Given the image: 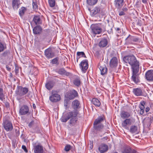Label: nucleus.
I'll return each instance as SVG.
<instances>
[{
  "mask_svg": "<svg viewBox=\"0 0 153 153\" xmlns=\"http://www.w3.org/2000/svg\"><path fill=\"white\" fill-rule=\"evenodd\" d=\"M146 77L147 80L153 81V70H149L146 73Z\"/></svg>",
  "mask_w": 153,
  "mask_h": 153,
  "instance_id": "11",
  "label": "nucleus"
},
{
  "mask_svg": "<svg viewBox=\"0 0 153 153\" xmlns=\"http://www.w3.org/2000/svg\"><path fill=\"white\" fill-rule=\"evenodd\" d=\"M77 112L76 111L70 112L65 115L62 116L60 120L62 122L65 123L70 119L69 122V125L70 126H74L77 120Z\"/></svg>",
  "mask_w": 153,
  "mask_h": 153,
  "instance_id": "2",
  "label": "nucleus"
},
{
  "mask_svg": "<svg viewBox=\"0 0 153 153\" xmlns=\"http://www.w3.org/2000/svg\"><path fill=\"white\" fill-rule=\"evenodd\" d=\"M104 120V117L103 116H100L97 119L95 120L94 123V124H102L101 123Z\"/></svg>",
  "mask_w": 153,
  "mask_h": 153,
  "instance_id": "19",
  "label": "nucleus"
},
{
  "mask_svg": "<svg viewBox=\"0 0 153 153\" xmlns=\"http://www.w3.org/2000/svg\"><path fill=\"white\" fill-rule=\"evenodd\" d=\"M33 149L34 153H43L44 151L43 146L40 145L35 146Z\"/></svg>",
  "mask_w": 153,
  "mask_h": 153,
  "instance_id": "10",
  "label": "nucleus"
},
{
  "mask_svg": "<svg viewBox=\"0 0 153 153\" xmlns=\"http://www.w3.org/2000/svg\"><path fill=\"white\" fill-rule=\"evenodd\" d=\"M67 104H68V102H67V101H65L64 102V106L65 107H66V108H67Z\"/></svg>",
  "mask_w": 153,
  "mask_h": 153,
  "instance_id": "51",
  "label": "nucleus"
},
{
  "mask_svg": "<svg viewBox=\"0 0 153 153\" xmlns=\"http://www.w3.org/2000/svg\"><path fill=\"white\" fill-rule=\"evenodd\" d=\"M77 61H78V59H79L81 57H86L85 53L83 52H78L77 53Z\"/></svg>",
  "mask_w": 153,
  "mask_h": 153,
  "instance_id": "37",
  "label": "nucleus"
},
{
  "mask_svg": "<svg viewBox=\"0 0 153 153\" xmlns=\"http://www.w3.org/2000/svg\"><path fill=\"white\" fill-rule=\"evenodd\" d=\"M148 119H149V120H150L149 119H148V118H147V119H145V120H148Z\"/></svg>",
  "mask_w": 153,
  "mask_h": 153,
  "instance_id": "58",
  "label": "nucleus"
},
{
  "mask_svg": "<svg viewBox=\"0 0 153 153\" xmlns=\"http://www.w3.org/2000/svg\"><path fill=\"white\" fill-rule=\"evenodd\" d=\"M74 84L76 86L79 87L81 84V80L79 77H76L73 81Z\"/></svg>",
  "mask_w": 153,
  "mask_h": 153,
  "instance_id": "29",
  "label": "nucleus"
},
{
  "mask_svg": "<svg viewBox=\"0 0 153 153\" xmlns=\"http://www.w3.org/2000/svg\"><path fill=\"white\" fill-rule=\"evenodd\" d=\"M3 126L5 129L7 131H11L13 128L12 124L9 121H5L4 123Z\"/></svg>",
  "mask_w": 153,
  "mask_h": 153,
  "instance_id": "8",
  "label": "nucleus"
},
{
  "mask_svg": "<svg viewBox=\"0 0 153 153\" xmlns=\"http://www.w3.org/2000/svg\"><path fill=\"white\" fill-rule=\"evenodd\" d=\"M108 42L106 39H101L99 44V45L100 47H104L106 46Z\"/></svg>",
  "mask_w": 153,
  "mask_h": 153,
  "instance_id": "21",
  "label": "nucleus"
},
{
  "mask_svg": "<svg viewBox=\"0 0 153 153\" xmlns=\"http://www.w3.org/2000/svg\"><path fill=\"white\" fill-rule=\"evenodd\" d=\"M54 85L53 82L50 81L47 82L45 85L46 88L48 90L51 89Z\"/></svg>",
  "mask_w": 153,
  "mask_h": 153,
  "instance_id": "30",
  "label": "nucleus"
},
{
  "mask_svg": "<svg viewBox=\"0 0 153 153\" xmlns=\"http://www.w3.org/2000/svg\"><path fill=\"white\" fill-rule=\"evenodd\" d=\"M33 7V9L36 11L38 9V6L36 2H33L32 3Z\"/></svg>",
  "mask_w": 153,
  "mask_h": 153,
  "instance_id": "41",
  "label": "nucleus"
},
{
  "mask_svg": "<svg viewBox=\"0 0 153 153\" xmlns=\"http://www.w3.org/2000/svg\"><path fill=\"white\" fill-rule=\"evenodd\" d=\"M127 10V9L126 7L125 8L124 7L122 10V11H126Z\"/></svg>",
  "mask_w": 153,
  "mask_h": 153,
  "instance_id": "53",
  "label": "nucleus"
},
{
  "mask_svg": "<svg viewBox=\"0 0 153 153\" xmlns=\"http://www.w3.org/2000/svg\"><path fill=\"white\" fill-rule=\"evenodd\" d=\"M29 108L27 105H23L20 109L19 113L21 115L26 114L29 112Z\"/></svg>",
  "mask_w": 153,
  "mask_h": 153,
  "instance_id": "12",
  "label": "nucleus"
},
{
  "mask_svg": "<svg viewBox=\"0 0 153 153\" xmlns=\"http://www.w3.org/2000/svg\"><path fill=\"white\" fill-rule=\"evenodd\" d=\"M33 21L36 25L40 24L41 23V21L39 16L35 15L33 18Z\"/></svg>",
  "mask_w": 153,
  "mask_h": 153,
  "instance_id": "18",
  "label": "nucleus"
},
{
  "mask_svg": "<svg viewBox=\"0 0 153 153\" xmlns=\"http://www.w3.org/2000/svg\"><path fill=\"white\" fill-rule=\"evenodd\" d=\"M10 53L9 51L6 50L3 53H2L1 55V56L3 58H8L10 55Z\"/></svg>",
  "mask_w": 153,
  "mask_h": 153,
  "instance_id": "34",
  "label": "nucleus"
},
{
  "mask_svg": "<svg viewBox=\"0 0 153 153\" xmlns=\"http://www.w3.org/2000/svg\"><path fill=\"white\" fill-rule=\"evenodd\" d=\"M49 99L51 102H56L60 100V97L56 91H53L52 95L50 97Z\"/></svg>",
  "mask_w": 153,
  "mask_h": 153,
  "instance_id": "5",
  "label": "nucleus"
},
{
  "mask_svg": "<svg viewBox=\"0 0 153 153\" xmlns=\"http://www.w3.org/2000/svg\"><path fill=\"white\" fill-rule=\"evenodd\" d=\"M142 2L145 4H146L147 3L148 0H142Z\"/></svg>",
  "mask_w": 153,
  "mask_h": 153,
  "instance_id": "52",
  "label": "nucleus"
},
{
  "mask_svg": "<svg viewBox=\"0 0 153 153\" xmlns=\"http://www.w3.org/2000/svg\"><path fill=\"white\" fill-rule=\"evenodd\" d=\"M58 73L60 74L65 75L68 76L70 75V73L67 72L63 68H61L59 69Z\"/></svg>",
  "mask_w": 153,
  "mask_h": 153,
  "instance_id": "26",
  "label": "nucleus"
},
{
  "mask_svg": "<svg viewBox=\"0 0 153 153\" xmlns=\"http://www.w3.org/2000/svg\"><path fill=\"white\" fill-rule=\"evenodd\" d=\"M91 102L96 106L99 107L101 104L99 100L98 99L95 98L92 99Z\"/></svg>",
  "mask_w": 153,
  "mask_h": 153,
  "instance_id": "25",
  "label": "nucleus"
},
{
  "mask_svg": "<svg viewBox=\"0 0 153 153\" xmlns=\"http://www.w3.org/2000/svg\"><path fill=\"white\" fill-rule=\"evenodd\" d=\"M71 148V146L69 145H66L65 148V150L67 151H69Z\"/></svg>",
  "mask_w": 153,
  "mask_h": 153,
  "instance_id": "43",
  "label": "nucleus"
},
{
  "mask_svg": "<svg viewBox=\"0 0 153 153\" xmlns=\"http://www.w3.org/2000/svg\"><path fill=\"white\" fill-rule=\"evenodd\" d=\"M133 123V120L130 118H127L124 120L122 123V126L124 128L128 129V126L131 125Z\"/></svg>",
  "mask_w": 153,
  "mask_h": 153,
  "instance_id": "6",
  "label": "nucleus"
},
{
  "mask_svg": "<svg viewBox=\"0 0 153 153\" xmlns=\"http://www.w3.org/2000/svg\"><path fill=\"white\" fill-rule=\"evenodd\" d=\"M120 30V29L119 28H117V31H119Z\"/></svg>",
  "mask_w": 153,
  "mask_h": 153,
  "instance_id": "57",
  "label": "nucleus"
},
{
  "mask_svg": "<svg viewBox=\"0 0 153 153\" xmlns=\"http://www.w3.org/2000/svg\"><path fill=\"white\" fill-rule=\"evenodd\" d=\"M124 0H115L114 4L118 9L121 8L123 4Z\"/></svg>",
  "mask_w": 153,
  "mask_h": 153,
  "instance_id": "15",
  "label": "nucleus"
},
{
  "mask_svg": "<svg viewBox=\"0 0 153 153\" xmlns=\"http://www.w3.org/2000/svg\"><path fill=\"white\" fill-rule=\"evenodd\" d=\"M22 148L24 150V151L25 152H27V149L26 147L24 146L23 145L22 146Z\"/></svg>",
  "mask_w": 153,
  "mask_h": 153,
  "instance_id": "45",
  "label": "nucleus"
},
{
  "mask_svg": "<svg viewBox=\"0 0 153 153\" xmlns=\"http://www.w3.org/2000/svg\"><path fill=\"white\" fill-rule=\"evenodd\" d=\"M33 123V122H31L29 124V126L30 127V126L31 125V124Z\"/></svg>",
  "mask_w": 153,
  "mask_h": 153,
  "instance_id": "55",
  "label": "nucleus"
},
{
  "mask_svg": "<svg viewBox=\"0 0 153 153\" xmlns=\"http://www.w3.org/2000/svg\"><path fill=\"white\" fill-rule=\"evenodd\" d=\"M79 66L82 70L84 72H85L88 68L87 60H84L82 61L80 64Z\"/></svg>",
  "mask_w": 153,
  "mask_h": 153,
  "instance_id": "7",
  "label": "nucleus"
},
{
  "mask_svg": "<svg viewBox=\"0 0 153 153\" xmlns=\"http://www.w3.org/2000/svg\"><path fill=\"white\" fill-rule=\"evenodd\" d=\"M149 110L150 109L149 107H147L145 108V111L147 113L149 111Z\"/></svg>",
  "mask_w": 153,
  "mask_h": 153,
  "instance_id": "48",
  "label": "nucleus"
},
{
  "mask_svg": "<svg viewBox=\"0 0 153 153\" xmlns=\"http://www.w3.org/2000/svg\"><path fill=\"white\" fill-rule=\"evenodd\" d=\"M42 30L41 27L39 26H36L33 29V33L36 34L40 33Z\"/></svg>",
  "mask_w": 153,
  "mask_h": 153,
  "instance_id": "22",
  "label": "nucleus"
},
{
  "mask_svg": "<svg viewBox=\"0 0 153 153\" xmlns=\"http://www.w3.org/2000/svg\"><path fill=\"white\" fill-rule=\"evenodd\" d=\"M19 0H13L12 7L14 10H17L19 7Z\"/></svg>",
  "mask_w": 153,
  "mask_h": 153,
  "instance_id": "20",
  "label": "nucleus"
},
{
  "mask_svg": "<svg viewBox=\"0 0 153 153\" xmlns=\"http://www.w3.org/2000/svg\"><path fill=\"white\" fill-rule=\"evenodd\" d=\"M124 62L128 63L131 66L132 71V79L135 83L139 82L138 76L137 74L139 70L140 63L134 55L128 56L123 58Z\"/></svg>",
  "mask_w": 153,
  "mask_h": 153,
  "instance_id": "1",
  "label": "nucleus"
},
{
  "mask_svg": "<svg viewBox=\"0 0 153 153\" xmlns=\"http://www.w3.org/2000/svg\"><path fill=\"white\" fill-rule=\"evenodd\" d=\"M125 14V13H124V12L123 11H122L119 13V15L120 16L124 15Z\"/></svg>",
  "mask_w": 153,
  "mask_h": 153,
  "instance_id": "46",
  "label": "nucleus"
},
{
  "mask_svg": "<svg viewBox=\"0 0 153 153\" xmlns=\"http://www.w3.org/2000/svg\"><path fill=\"white\" fill-rule=\"evenodd\" d=\"M137 126H132L130 127V131L132 133H136L137 132Z\"/></svg>",
  "mask_w": 153,
  "mask_h": 153,
  "instance_id": "36",
  "label": "nucleus"
},
{
  "mask_svg": "<svg viewBox=\"0 0 153 153\" xmlns=\"http://www.w3.org/2000/svg\"><path fill=\"white\" fill-rule=\"evenodd\" d=\"M3 97L4 95L3 93V89L1 88H0V99L2 100Z\"/></svg>",
  "mask_w": 153,
  "mask_h": 153,
  "instance_id": "44",
  "label": "nucleus"
},
{
  "mask_svg": "<svg viewBox=\"0 0 153 153\" xmlns=\"http://www.w3.org/2000/svg\"><path fill=\"white\" fill-rule=\"evenodd\" d=\"M118 64V60L116 57H113L111 60L110 62V66L111 67H116Z\"/></svg>",
  "mask_w": 153,
  "mask_h": 153,
  "instance_id": "14",
  "label": "nucleus"
},
{
  "mask_svg": "<svg viewBox=\"0 0 153 153\" xmlns=\"http://www.w3.org/2000/svg\"><path fill=\"white\" fill-rule=\"evenodd\" d=\"M98 150L100 153H104L108 150V146L106 144H102L99 146Z\"/></svg>",
  "mask_w": 153,
  "mask_h": 153,
  "instance_id": "9",
  "label": "nucleus"
},
{
  "mask_svg": "<svg viewBox=\"0 0 153 153\" xmlns=\"http://www.w3.org/2000/svg\"><path fill=\"white\" fill-rule=\"evenodd\" d=\"M145 104V102L144 101H141L139 105V108L140 109V114L143 115L144 113V109L145 107L144 105Z\"/></svg>",
  "mask_w": 153,
  "mask_h": 153,
  "instance_id": "17",
  "label": "nucleus"
},
{
  "mask_svg": "<svg viewBox=\"0 0 153 153\" xmlns=\"http://www.w3.org/2000/svg\"><path fill=\"white\" fill-rule=\"evenodd\" d=\"M33 108L34 109H35L36 108V105L34 104H33Z\"/></svg>",
  "mask_w": 153,
  "mask_h": 153,
  "instance_id": "54",
  "label": "nucleus"
},
{
  "mask_svg": "<svg viewBox=\"0 0 153 153\" xmlns=\"http://www.w3.org/2000/svg\"><path fill=\"white\" fill-rule=\"evenodd\" d=\"M79 104V102L77 100H75L72 103L73 107L74 109L78 108Z\"/></svg>",
  "mask_w": 153,
  "mask_h": 153,
  "instance_id": "33",
  "label": "nucleus"
},
{
  "mask_svg": "<svg viewBox=\"0 0 153 153\" xmlns=\"http://www.w3.org/2000/svg\"><path fill=\"white\" fill-rule=\"evenodd\" d=\"M28 91V88L19 86L18 87L17 90L16 92L17 95L22 96L26 94Z\"/></svg>",
  "mask_w": 153,
  "mask_h": 153,
  "instance_id": "4",
  "label": "nucleus"
},
{
  "mask_svg": "<svg viewBox=\"0 0 153 153\" xmlns=\"http://www.w3.org/2000/svg\"><path fill=\"white\" fill-rule=\"evenodd\" d=\"M77 95L78 93L77 92L74 90H72L70 92L69 98L70 99H72L77 97Z\"/></svg>",
  "mask_w": 153,
  "mask_h": 153,
  "instance_id": "23",
  "label": "nucleus"
},
{
  "mask_svg": "<svg viewBox=\"0 0 153 153\" xmlns=\"http://www.w3.org/2000/svg\"><path fill=\"white\" fill-rule=\"evenodd\" d=\"M16 135L18 136L19 135V130L18 129H16Z\"/></svg>",
  "mask_w": 153,
  "mask_h": 153,
  "instance_id": "49",
  "label": "nucleus"
},
{
  "mask_svg": "<svg viewBox=\"0 0 153 153\" xmlns=\"http://www.w3.org/2000/svg\"><path fill=\"white\" fill-rule=\"evenodd\" d=\"M19 71V68L18 67H17L16 66V67L15 68V73L17 74L18 72Z\"/></svg>",
  "mask_w": 153,
  "mask_h": 153,
  "instance_id": "47",
  "label": "nucleus"
},
{
  "mask_svg": "<svg viewBox=\"0 0 153 153\" xmlns=\"http://www.w3.org/2000/svg\"><path fill=\"white\" fill-rule=\"evenodd\" d=\"M135 41H136V39H135Z\"/></svg>",
  "mask_w": 153,
  "mask_h": 153,
  "instance_id": "59",
  "label": "nucleus"
},
{
  "mask_svg": "<svg viewBox=\"0 0 153 153\" xmlns=\"http://www.w3.org/2000/svg\"><path fill=\"white\" fill-rule=\"evenodd\" d=\"M94 128L97 130H100L102 129L104 127V126L102 124H94Z\"/></svg>",
  "mask_w": 153,
  "mask_h": 153,
  "instance_id": "32",
  "label": "nucleus"
},
{
  "mask_svg": "<svg viewBox=\"0 0 153 153\" xmlns=\"http://www.w3.org/2000/svg\"><path fill=\"white\" fill-rule=\"evenodd\" d=\"M99 69L101 71V74L102 75L105 74L107 71V69L105 65L100 66Z\"/></svg>",
  "mask_w": 153,
  "mask_h": 153,
  "instance_id": "24",
  "label": "nucleus"
},
{
  "mask_svg": "<svg viewBox=\"0 0 153 153\" xmlns=\"http://www.w3.org/2000/svg\"><path fill=\"white\" fill-rule=\"evenodd\" d=\"M130 114L129 113L125 111H122L120 114L121 117L123 119L128 118L130 117Z\"/></svg>",
  "mask_w": 153,
  "mask_h": 153,
  "instance_id": "28",
  "label": "nucleus"
},
{
  "mask_svg": "<svg viewBox=\"0 0 153 153\" xmlns=\"http://www.w3.org/2000/svg\"><path fill=\"white\" fill-rule=\"evenodd\" d=\"M26 10V8L22 7L19 9V13L21 16H23Z\"/></svg>",
  "mask_w": 153,
  "mask_h": 153,
  "instance_id": "35",
  "label": "nucleus"
},
{
  "mask_svg": "<svg viewBox=\"0 0 153 153\" xmlns=\"http://www.w3.org/2000/svg\"><path fill=\"white\" fill-rule=\"evenodd\" d=\"M102 25L100 24H96L92 25L91 27V33L94 34H100L102 31Z\"/></svg>",
  "mask_w": 153,
  "mask_h": 153,
  "instance_id": "3",
  "label": "nucleus"
},
{
  "mask_svg": "<svg viewBox=\"0 0 153 153\" xmlns=\"http://www.w3.org/2000/svg\"><path fill=\"white\" fill-rule=\"evenodd\" d=\"M45 55L48 58H51L53 57L54 53L51 49H48L45 51Z\"/></svg>",
  "mask_w": 153,
  "mask_h": 153,
  "instance_id": "13",
  "label": "nucleus"
},
{
  "mask_svg": "<svg viewBox=\"0 0 153 153\" xmlns=\"http://www.w3.org/2000/svg\"><path fill=\"white\" fill-rule=\"evenodd\" d=\"M93 147V146H90V148L91 149H92V148Z\"/></svg>",
  "mask_w": 153,
  "mask_h": 153,
  "instance_id": "56",
  "label": "nucleus"
},
{
  "mask_svg": "<svg viewBox=\"0 0 153 153\" xmlns=\"http://www.w3.org/2000/svg\"><path fill=\"white\" fill-rule=\"evenodd\" d=\"M136 151L134 149H132L130 148H126L123 151L122 153H136Z\"/></svg>",
  "mask_w": 153,
  "mask_h": 153,
  "instance_id": "27",
  "label": "nucleus"
},
{
  "mask_svg": "<svg viewBox=\"0 0 153 153\" xmlns=\"http://www.w3.org/2000/svg\"><path fill=\"white\" fill-rule=\"evenodd\" d=\"M134 94L137 96H140L142 95L143 92L142 89L140 88H135L133 90Z\"/></svg>",
  "mask_w": 153,
  "mask_h": 153,
  "instance_id": "16",
  "label": "nucleus"
},
{
  "mask_svg": "<svg viewBox=\"0 0 153 153\" xmlns=\"http://www.w3.org/2000/svg\"><path fill=\"white\" fill-rule=\"evenodd\" d=\"M97 0H87V3L89 5H93L95 4L97 2Z\"/></svg>",
  "mask_w": 153,
  "mask_h": 153,
  "instance_id": "38",
  "label": "nucleus"
},
{
  "mask_svg": "<svg viewBox=\"0 0 153 153\" xmlns=\"http://www.w3.org/2000/svg\"><path fill=\"white\" fill-rule=\"evenodd\" d=\"M100 11V9L99 7H96L91 11V13L93 15H94L99 13Z\"/></svg>",
  "mask_w": 153,
  "mask_h": 153,
  "instance_id": "31",
  "label": "nucleus"
},
{
  "mask_svg": "<svg viewBox=\"0 0 153 153\" xmlns=\"http://www.w3.org/2000/svg\"><path fill=\"white\" fill-rule=\"evenodd\" d=\"M59 60V58L56 57L53 59L51 61V62L53 64H57Z\"/></svg>",
  "mask_w": 153,
  "mask_h": 153,
  "instance_id": "42",
  "label": "nucleus"
},
{
  "mask_svg": "<svg viewBox=\"0 0 153 153\" xmlns=\"http://www.w3.org/2000/svg\"><path fill=\"white\" fill-rule=\"evenodd\" d=\"M6 68L7 70L9 71H10L11 70V68L7 65H6Z\"/></svg>",
  "mask_w": 153,
  "mask_h": 153,
  "instance_id": "50",
  "label": "nucleus"
},
{
  "mask_svg": "<svg viewBox=\"0 0 153 153\" xmlns=\"http://www.w3.org/2000/svg\"><path fill=\"white\" fill-rule=\"evenodd\" d=\"M6 48V45L0 42V52L3 51Z\"/></svg>",
  "mask_w": 153,
  "mask_h": 153,
  "instance_id": "40",
  "label": "nucleus"
},
{
  "mask_svg": "<svg viewBox=\"0 0 153 153\" xmlns=\"http://www.w3.org/2000/svg\"><path fill=\"white\" fill-rule=\"evenodd\" d=\"M50 6L51 7H54L56 4L55 0H48Z\"/></svg>",
  "mask_w": 153,
  "mask_h": 153,
  "instance_id": "39",
  "label": "nucleus"
}]
</instances>
